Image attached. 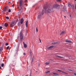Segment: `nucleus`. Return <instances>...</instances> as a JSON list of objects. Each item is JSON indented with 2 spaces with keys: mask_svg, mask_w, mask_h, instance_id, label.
<instances>
[{
  "mask_svg": "<svg viewBox=\"0 0 76 76\" xmlns=\"http://www.w3.org/2000/svg\"><path fill=\"white\" fill-rule=\"evenodd\" d=\"M51 10H45L44 11L43 10L42 11V12H41L40 13H39V15H38V18L39 19H41V18H42V17H41V16L42 15H44V12H45V13H51Z\"/></svg>",
  "mask_w": 76,
  "mask_h": 76,
  "instance_id": "f257e3e1",
  "label": "nucleus"
},
{
  "mask_svg": "<svg viewBox=\"0 0 76 76\" xmlns=\"http://www.w3.org/2000/svg\"><path fill=\"white\" fill-rule=\"evenodd\" d=\"M59 6L60 5L57 4H55L53 5L52 8H51V7L49 8L47 7V6H45L43 7V9H44V10H46L49 9L48 10H50V9H53L54 8L57 9V8H58V7H59Z\"/></svg>",
  "mask_w": 76,
  "mask_h": 76,
  "instance_id": "f03ea898",
  "label": "nucleus"
},
{
  "mask_svg": "<svg viewBox=\"0 0 76 76\" xmlns=\"http://www.w3.org/2000/svg\"><path fill=\"white\" fill-rule=\"evenodd\" d=\"M20 41H23V33H22V31H20Z\"/></svg>",
  "mask_w": 76,
  "mask_h": 76,
  "instance_id": "7ed1b4c3",
  "label": "nucleus"
},
{
  "mask_svg": "<svg viewBox=\"0 0 76 76\" xmlns=\"http://www.w3.org/2000/svg\"><path fill=\"white\" fill-rule=\"evenodd\" d=\"M22 3H23V1L22 0H21L20 1L19 6L20 7L21 9H23V7H22Z\"/></svg>",
  "mask_w": 76,
  "mask_h": 76,
  "instance_id": "20e7f679",
  "label": "nucleus"
},
{
  "mask_svg": "<svg viewBox=\"0 0 76 76\" xmlns=\"http://www.w3.org/2000/svg\"><path fill=\"white\" fill-rule=\"evenodd\" d=\"M16 24V22L15 21L12 22L10 24V26L11 27H13Z\"/></svg>",
  "mask_w": 76,
  "mask_h": 76,
  "instance_id": "39448f33",
  "label": "nucleus"
},
{
  "mask_svg": "<svg viewBox=\"0 0 76 76\" xmlns=\"http://www.w3.org/2000/svg\"><path fill=\"white\" fill-rule=\"evenodd\" d=\"M53 47H54V46H51L48 47L47 49H48V50H50V49H51V48H53Z\"/></svg>",
  "mask_w": 76,
  "mask_h": 76,
  "instance_id": "423d86ee",
  "label": "nucleus"
},
{
  "mask_svg": "<svg viewBox=\"0 0 76 76\" xmlns=\"http://www.w3.org/2000/svg\"><path fill=\"white\" fill-rule=\"evenodd\" d=\"M23 22V18H21L20 20V23L21 24H22Z\"/></svg>",
  "mask_w": 76,
  "mask_h": 76,
  "instance_id": "0eeeda50",
  "label": "nucleus"
},
{
  "mask_svg": "<svg viewBox=\"0 0 76 76\" xmlns=\"http://www.w3.org/2000/svg\"><path fill=\"white\" fill-rule=\"evenodd\" d=\"M4 9H6V10H10L9 8L8 7H4Z\"/></svg>",
  "mask_w": 76,
  "mask_h": 76,
  "instance_id": "6e6552de",
  "label": "nucleus"
},
{
  "mask_svg": "<svg viewBox=\"0 0 76 76\" xmlns=\"http://www.w3.org/2000/svg\"><path fill=\"white\" fill-rule=\"evenodd\" d=\"M58 72H62V73H65V74H66V75H68V74L67 73H66L64 72L63 71H61L60 70H58Z\"/></svg>",
  "mask_w": 76,
  "mask_h": 76,
  "instance_id": "1a4fd4ad",
  "label": "nucleus"
},
{
  "mask_svg": "<svg viewBox=\"0 0 76 76\" xmlns=\"http://www.w3.org/2000/svg\"><path fill=\"white\" fill-rule=\"evenodd\" d=\"M23 44L25 48H26L27 47V45L25 43V42H23Z\"/></svg>",
  "mask_w": 76,
  "mask_h": 76,
  "instance_id": "9d476101",
  "label": "nucleus"
},
{
  "mask_svg": "<svg viewBox=\"0 0 76 76\" xmlns=\"http://www.w3.org/2000/svg\"><path fill=\"white\" fill-rule=\"evenodd\" d=\"M28 21H26V28H28Z\"/></svg>",
  "mask_w": 76,
  "mask_h": 76,
  "instance_id": "9b49d317",
  "label": "nucleus"
},
{
  "mask_svg": "<svg viewBox=\"0 0 76 76\" xmlns=\"http://www.w3.org/2000/svg\"><path fill=\"white\" fill-rule=\"evenodd\" d=\"M65 42H72V41L70 40H67L65 41Z\"/></svg>",
  "mask_w": 76,
  "mask_h": 76,
  "instance_id": "f8f14e48",
  "label": "nucleus"
},
{
  "mask_svg": "<svg viewBox=\"0 0 76 76\" xmlns=\"http://www.w3.org/2000/svg\"><path fill=\"white\" fill-rule=\"evenodd\" d=\"M3 50V47L0 48V52H1V51Z\"/></svg>",
  "mask_w": 76,
  "mask_h": 76,
  "instance_id": "ddd939ff",
  "label": "nucleus"
},
{
  "mask_svg": "<svg viewBox=\"0 0 76 76\" xmlns=\"http://www.w3.org/2000/svg\"><path fill=\"white\" fill-rule=\"evenodd\" d=\"M65 33H66V32L65 31H62L61 32L60 34V35H62V34H64Z\"/></svg>",
  "mask_w": 76,
  "mask_h": 76,
  "instance_id": "4468645a",
  "label": "nucleus"
},
{
  "mask_svg": "<svg viewBox=\"0 0 76 76\" xmlns=\"http://www.w3.org/2000/svg\"><path fill=\"white\" fill-rule=\"evenodd\" d=\"M8 25L7 23H5L4 24V26L5 27H7L8 26Z\"/></svg>",
  "mask_w": 76,
  "mask_h": 76,
  "instance_id": "2eb2a0df",
  "label": "nucleus"
},
{
  "mask_svg": "<svg viewBox=\"0 0 76 76\" xmlns=\"http://www.w3.org/2000/svg\"><path fill=\"white\" fill-rule=\"evenodd\" d=\"M52 44H58V43L57 42H52Z\"/></svg>",
  "mask_w": 76,
  "mask_h": 76,
  "instance_id": "dca6fc26",
  "label": "nucleus"
},
{
  "mask_svg": "<svg viewBox=\"0 0 76 76\" xmlns=\"http://www.w3.org/2000/svg\"><path fill=\"white\" fill-rule=\"evenodd\" d=\"M56 57H58L59 58H63V57H61L60 56H56Z\"/></svg>",
  "mask_w": 76,
  "mask_h": 76,
  "instance_id": "f3484780",
  "label": "nucleus"
},
{
  "mask_svg": "<svg viewBox=\"0 0 76 76\" xmlns=\"http://www.w3.org/2000/svg\"><path fill=\"white\" fill-rule=\"evenodd\" d=\"M68 6L69 7H72V5H71V4H68Z\"/></svg>",
  "mask_w": 76,
  "mask_h": 76,
  "instance_id": "a211bd4d",
  "label": "nucleus"
},
{
  "mask_svg": "<svg viewBox=\"0 0 76 76\" xmlns=\"http://www.w3.org/2000/svg\"><path fill=\"white\" fill-rule=\"evenodd\" d=\"M63 8L64 10H66V6H64Z\"/></svg>",
  "mask_w": 76,
  "mask_h": 76,
  "instance_id": "6ab92c4d",
  "label": "nucleus"
},
{
  "mask_svg": "<svg viewBox=\"0 0 76 76\" xmlns=\"http://www.w3.org/2000/svg\"><path fill=\"white\" fill-rule=\"evenodd\" d=\"M50 62H46L45 63L46 64H50Z\"/></svg>",
  "mask_w": 76,
  "mask_h": 76,
  "instance_id": "aec40b11",
  "label": "nucleus"
},
{
  "mask_svg": "<svg viewBox=\"0 0 76 76\" xmlns=\"http://www.w3.org/2000/svg\"><path fill=\"white\" fill-rule=\"evenodd\" d=\"M6 19H9V18L8 17H6Z\"/></svg>",
  "mask_w": 76,
  "mask_h": 76,
  "instance_id": "412c9836",
  "label": "nucleus"
},
{
  "mask_svg": "<svg viewBox=\"0 0 76 76\" xmlns=\"http://www.w3.org/2000/svg\"><path fill=\"white\" fill-rule=\"evenodd\" d=\"M9 48V46H7V50H8Z\"/></svg>",
  "mask_w": 76,
  "mask_h": 76,
  "instance_id": "4be33fe9",
  "label": "nucleus"
},
{
  "mask_svg": "<svg viewBox=\"0 0 76 76\" xmlns=\"http://www.w3.org/2000/svg\"><path fill=\"white\" fill-rule=\"evenodd\" d=\"M1 66V67H3L4 66V64H2Z\"/></svg>",
  "mask_w": 76,
  "mask_h": 76,
  "instance_id": "5701e85b",
  "label": "nucleus"
},
{
  "mask_svg": "<svg viewBox=\"0 0 76 76\" xmlns=\"http://www.w3.org/2000/svg\"><path fill=\"white\" fill-rule=\"evenodd\" d=\"M53 75H58V74L54 73H53Z\"/></svg>",
  "mask_w": 76,
  "mask_h": 76,
  "instance_id": "b1692460",
  "label": "nucleus"
},
{
  "mask_svg": "<svg viewBox=\"0 0 76 76\" xmlns=\"http://www.w3.org/2000/svg\"><path fill=\"white\" fill-rule=\"evenodd\" d=\"M2 12H6V10H3L2 11Z\"/></svg>",
  "mask_w": 76,
  "mask_h": 76,
  "instance_id": "393cba45",
  "label": "nucleus"
},
{
  "mask_svg": "<svg viewBox=\"0 0 76 76\" xmlns=\"http://www.w3.org/2000/svg\"><path fill=\"white\" fill-rule=\"evenodd\" d=\"M36 32H37L38 31V29H37V28H36Z\"/></svg>",
  "mask_w": 76,
  "mask_h": 76,
  "instance_id": "a878e982",
  "label": "nucleus"
},
{
  "mask_svg": "<svg viewBox=\"0 0 76 76\" xmlns=\"http://www.w3.org/2000/svg\"><path fill=\"white\" fill-rule=\"evenodd\" d=\"M24 5L25 7H26V6H28V4H25Z\"/></svg>",
  "mask_w": 76,
  "mask_h": 76,
  "instance_id": "bb28decb",
  "label": "nucleus"
},
{
  "mask_svg": "<svg viewBox=\"0 0 76 76\" xmlns=\"http://www.w3.org/2000/svg\"><path fill=\"white\" fill-rule=\"evenodd\" d=\"M50 71H46V73H50Z\"/></svg>",
  "mask_w": 76,
  "mask_h": 76,
  "instance_id": "cd10ccee",
  "label": "nucleus"
},
{
  "mask_svg": "<svg viewBox=\"0 0 76 76\" xmlns=\"http://www.w3.org/2000/svg\"><path fill=\"white\" fill-rule=\"evenodd\" d=\"M9 45V43H7L6 44V45L7 46V45Z\"/></svg>",
  "mask_w": 76,
  "mask_h": 76,
  "instance_id": "c85d7f7f",
  "label": "nucleus"
},
{
  "mask_svg": "<svg viewBox=\"0 0 76 76\" xmlns=\"http://www.w3.org/2000/svg\"><path fill=\"white\" fill-rule=\"evenodd\" d=\"M56 1H61V0H56Z\"/></svg>",
  "mask_w": 76,
  "mask_h": 76,
  "instance_id": "c756f323",
  "label": "nucleus"
},
{
  "mask_svg": "<svg viewBox=\"0 0 76 76\" xmlns=\"http://www.w3.org/2000/svg\"><path fill=\"white\" fill-rule=\"evenodd\" d=\"M73 75H75V76H76V73H73Z\"/></svg>",
  "mask_w": 76,
  "mask_h": 76,
  "instance_id": "7c9ffc66",
  "label": "nucleus"
},
{
  "mask_svg": "<svg viewBox=\"0 0 76 76\" xmlns=\"http://www.w3.org/2000/svg\"><path fill=\"white\" fill-rule=\"evenodd\" d=\"M2 29V26H0V29Z\"/></svg>",
  "mask_w": 76,
  "mask_h": 76,
  "instance_id": "2f4dec72",
  "label": "nucleus"
},
{
  "mask_svg": "<svg viewBox=\"0 0 76 76\" xmlns=\"http://www.w3.org/2000/svg\"><path fill=\"white\" fill-rule=\"evenodd\" d=\"M8 12H11V10H9L8 11Z\"/></svg>",
  "mask_w": 76,
  "mask_h": 76,
  "instance_id": "473e14b6",
  "label": "nucleus"
},
{
  "mask_svg": "<svg viewBox=\"0 0 76 76\" xmlns=\"http://www.w3.org/2000/svg\"><path fill=\"white\" fill-rule=\"evenodd\" d=\"M39 40L40 42V43H41V39H40V38L39 39Z\"/></svg>",
  "mask_w": 76,
  "mask_h": 76,
  "instance_id": "72a5a7b5",
  "label": "nucleus"
},
{
  "mask_svg": "<svg viewBox=\"0 0 76 76\" xmlns=\"http://www.w3.org/2000/svg\"><path fill=\"white\" fill-rule=\"evenodd\" d=\"M27 2V0H26L25 1V3H26Z\"/></svg>",
  "mask_w": 76,
  "mask_h": 76,
  "instance_id": "f704fd0d",
  "label": "nucleus"
},
{
  "mask_svg": "<svg viewBox=\"0 0 76 76\" xmlns=\"http://www.w3.org/2000/svg\"><path fill=\"white\" fill-rule=\"evenodd\" d=\"M75 9H76V4H75Z\"/></svg>",
  "mask_w": 76,
  "mask_h": 76,
  "instance_id": "c9c22d12",
  "label": "nucleus"
},
{
  "mask_svg": "<svg viewBox=\"0 0 76 76\" xmlns=\"http://www.w3.org/2000/svg\"><path fill=\"white\" fill-rule=\"evenodd\" d=\"M23 55H26V53H23Z\"/></svg>",
  "mask_w": 76,
  "mask_h": 76,
  "instance_id": "e433bc0d",
  "label": "nucleus"
},
{
  "mask_svg": "<svg viewBox=\"0 0 76 76\" xmlns=\"http://www.w3.org/2000/svg\"><path fill=\"white\" fill-rule=\"evenodd\" d=\"M14 6V4H13L12 5V7H13Z\"/></svg>",
  "mask_w": 76,
  "mask_h": 76,
  "instance_id": "4c0bfd02",
  "label": "nucleus"
},
{
  "mask_svg": "<svg viewBox=\"0 0 76 76\" xmlns=\"http://www.w3.org/2000/svg\"><path fill=\"white\" fill-rule=\"evenodd\" d=\"M64 18H66V16H64Z\"/></svg>",
  "mask_w": 76,
  "mask_h": 76,
  "instance_id": "58836bf2",
  "label": "nucleus"
},
{
  "mask_svg": "<svg viewBox=\"0 0 76 76\" xmlns=\"http://www.w3.org/2000/svg\"><path fill=\"white\" fill-rule=\"evenodd\" d=\"M1 69V67L0 66V69Z\"/></svg>",
  "mask_w": 76,
  "mask_h": 76,
  "instance_id": "ea45409f",
  "label": "nucleus"
},
{
  "mask_svg": "<svg viewBox=\"0 0 76 76\" xmlns=\"http://www.w3.org/2000/svg\"><path fill=\"white\" fill-rule=\"evenodd\" d=\"M8 3L10 4V2H8Z\"/></svg>",
  "mask_w": 76,
  "mask_h": 76,
  "instance_id": "a19ab883",
  "label": "nucleus"
},
{
  "mask_svg": "<svg viewBox=\"0 0 76 76\" xmlns=\"http://www.w3.org/2000/svg\"><path fill=\"white\" fill-rule=\"evenodd\" d=\"M30 53L31 54H32V52H30Z\"/></svg>",
  "mask_w": 76,
  "mask_h": 76,
  "instance_id": "79ce46f5",
  "label": "nucleus"
},
{
  "mask_svg": "<svg viewBox=\"0 0 76 76\" xmlns=\"http://www.w3.org/2000/svg\"><path fill=\"white\" fill-rule=\"evenodd\" d=\"M18 19H17V22H18Z\"/></svg>",
  "mask_w": 76,
  "mask_h": 76,
  "instance_id": "37998d69",
  "label": "nucleus"
},
{
  "mask_svg": "<svg viewBox=\"0 0 76 76\" xmlns=\"http://www.w3.org/2000/svg\"><path fill=\"white\" fill-rule=\"evenodd\" d=\"M70 17H72V16H71V15H70Z\"/></svg>",
  "mask_w": 76,
  "mask_h": 76,
  "instance_id": "c03bdc74",
  "label": "nucleus"
},
{
  "mask_svg": "<svg viewBox=\"0 0 76 76\" xmlns=\"http://www.w3.org/2000/svg\"><path fill=\"white\" fill-rule=\"evenodd\" d=\"M75 1H76V0H75Z\"/></svg>",
  "mask_w": 76,
  "mask_h": 76,
  "instance_id": "a18cd8bd",
  "label": "nucleus"
},
{
  "mask_svg": "<svg viewBox=\"0 0 76 76\" xmlns=\"http://www.w3.org/2000/svg\"><path fill=\"white\" fill-rule=\"evenodd\" d=\"M1 0H0V1H1Z\"/></svg>",
  "mask_w": 76,
  "mask_h": 76,
  "instance_id": "49530a36",
  "label": "nucleus"
}]
</instances>
